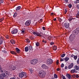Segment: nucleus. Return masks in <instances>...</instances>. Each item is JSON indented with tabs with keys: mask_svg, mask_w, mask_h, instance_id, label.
<instances>
[{
	"mask_svg": "<svg viewBox=\"0 0 79 79\" xmlns=\"http://www.w3.org/2000/svg\"><path fill=\"white\" fill-rule=\"evenodd\" d=\"M39 76L41 78H44L45 77L46 75V72L44 71H41L39 72L38 74Z\"/></svg>",
	"mask_w": 79,
	"mask_h": 79,
	"instance_id": "1",
	"label": "nucleus"
},
{
	"mask_svg": "<svg viewBox=\"0 0 79 79\" xmlns=\"http://www.w3.org/2000/svg\"><path fill=\"white\" fill-rule=\"evenodd\" d=\"M1 72L2 73V76H4V77H7L8 76V74H9L8 72L2 70Z\"/></svg>",
	"mask_w": 79,
	"mask_h": 79,
	"instance_id": "2",
	"label": "nucleus"
},
{
	"mask_svg": "<svg viewBox=\"0 0 79 79\" xmlns=\"http://www.w3.org/2000/svg\"><path fill=\"white\" fill-rule=\"evenodd\" d=\"M26 75L27 74L25 72H22L19 73V76L20 78H22L24 76V77H26Z\"/></svg>",
	"mask_w": 79,
	"mask_h": 79,
	"instance_id": "3",
	"label": "nucleus"
},
{
	"mask_svg": "<svg viewBox=\"0 0 79 79\" xmlns=\"http://www.w3.org/2000/svg\"><path fill=\"white\" fill-rule=\"evenodd\" d=\"M16 67L15 66L11 65H10L8 67V69L10 71H14V70L16 69Z\"/></svg>",
	"mask_w": 79,
	"mask_h": 79,
	"instance_id": "4",
	"label": "nucleus"
},
{
	"mask_svg": "<svg viewBox=\"0 0 79 79\" xmlns=\"http://www.w3.org/2000/svg\"><path fill=\"white\" fill-rule=\"evenodd\" d=\"M75 38H76L75 35L72 34H71L69 37V40L71 42H72V41H73L74 39H75Z\"/></svg>",
	"mask_w": 79,
	"mask_h": 79,
	"instance_id": "5",
	"label": "nucleus"
},
{
	"mask_svg": "<svg viewBox=\"0 0 79 79\" xmlns=\"http://www.w3.org/2000/svg\"><path fill=\"white\" fill-rule=\"evenodd\" d=\"M79 33V27L75 29L73 32V34L74 35H77Z\"/></svg>",
	"mask_w": 79,
	"mask_h": 79,
	"instance_id": "6",
	"label": "nucleus"
},
{
	"mask_svg": "<svg viewBox=\"0 0 79 79\" xmlns=\"http://www.w3.org/2000/svg\"><path fill=\"white\" fill-rule=\"evenodd\" d=\"M30 62L31 64H35L37 63V60L35 59H33L30 61Z\"/></svg>",
	"mask_w": 79,
	"mask_h": 79,
	"instance_id": "7",
	"label": "nucleus"
},
{
	"mask_svg": "<svg viewBox=\"0 0 79 79\" xmlns=\"http://www.w3.org/2000/svg\"><path fill=\"white\" fill-rule=\"evenodd\" d=\"M53 60L51 58L48 59L47 60V63L48 64H52L53 63Z\"/></svg>",
	"mask_w": 79,
	"mask_h": 79,
	"instance_id": "8",
	"label": "nucleus"
},
{
	"mask_svg": "<svg viewBox=\"0 0 79 79\" xmlns=\"http://www.w3.org/2000/svg\"><path fill=\"white\" fill-rule=\"evenodd\" d=\"M33 34H34L36 36H38L39 37H41L42 35V33H39L37 32L33 31L32 32Z\"/></svg>",
	"mask_w": 79,
	"mask_h": 79,
	"instance_id": "9",
	"label": "nucleus"
},
{
	"mask_svg": "<svg viewBox=\"0 0 79 79\" xmlns=\"http://www.w3.org/2000/svg\"><path fill=\"white\" fill-rule=\"evenodd\" d=\"M41 67L43 69H47V70H48V69H49L48 67L44 64H43L42 65Z\"/></svg>",
	"mask_w": 79,
	"mask_h": 79,
	"instance_id": "10",
	"label": "nucleus"
},
{
	"mask_svg": "<svg viewBox=\"0 0 79 79\" xmlns=\"http://www.w3.org/2000/svg\"><path fill=\"white\" fill-rule=\"evenodd\" d=\"M31 21L30 20H27L25 23V25L26 26H29L31 24Z\"/></svg>",
	"mask_w": 79,
	"mask_h": 79,
	"instance_id": "11",
	"label": "nucleus"
},
{
	"mask_svg": "<svg viewBox=\"0 0 79 79\" xmlns=\"http://www.w3.org/2000/svg\"><path fill=\"white\" fill-rule=\"evenodd\" d=\"M64 26L66 29H68L69 27V23L68 22L65 23H64Z\"/></svg>",
	"mask_w": 79,
	"mask_h": 79,
	"instance_id": "12",
	"label": "nucleus"
},
{
	"mask_svg": "<svg viewBox=\"0 0 79 79\" xmlns=\"http://www.w3.org/2000/svg\"><path fill=\"white\" fill-rule=\"evenodd\" d=\"M5 38L3 37H1L0 38V44H3V40H5Z\"/></svg>",
	"mask_w": 79,
	"mask_h": 79,
	"instance_id": "13",
	"label": "nucleus"
},
{
	"mask_svg": "<svg viewBox=\"0 0 79 79\" xmlns=\"http://www.w3.org/2000/svg\"><path fill=\"white\" fill-rule=\"evenodd\" d=\"M18 32V30L17 29H15L14 30H13L11 31L12 34H16Z\"/></svg>",
	"mask_w": 79,
	"mask_h": 79,
	"instance_id": "14",
	"label": "nucleus"
},
{
	"mask_svg": "<svg viewBox=\"0 0 79 79\" xmlns=\"http://www.w3.org/2000/svg\"><path fill=\"white\" fill-rule=\"evenodd\" d=\"M73 65L74 64H73V63H71L68 66V69H71V68H72L73 67Z\"/></svg>",
	"mask_w": 79,
	"mask_h": 79,
	"instance_id": "15",
	"label": "nucleus"
},
{
	"mask_svg": "<svg viewBox=\"0 0 79 79\" xmlns=\"http://www.w3.org/2000/svg\"><path fill=\"white\" fill-rule=\"evenodd\" d=\"M67 77H68V79H71V75H69V74H67L66 75Z\"/></svg>",
	"mask_w": 79,
	"mask_h": 79,
	"instance_id": "16",
	"label": "nucleus"
},
{
	"mask_svg": "<svg viewBox=\"0 0 79 79\" xmlns=\"http://www.w3.org/2000/svg\"><path fill=\"white\" fill-rule=\"evenodd\" d=\"M5 77L2 74H0V79H4Z\"/></svg>",
	"mask_w": 79,
	"mask_h": 79,
	"instance_id": "17",
	"label": "nucleus"
},
{
	"mask_svg": "<svg viewBox=\"0 0 79 79\" xmlns=\"http://www.w3.org/2000/svg\"><path fill=\"white\" fill-rule=\"evenodd\" d=\"M75 69L76 70H78V71H79V66H75Z\"/></svg>",
	"mask_w": 79,
	"mask_h": 79,
	"instance_id": "18",
	"label": "nucleus"
},
{
	"mask_svg": "<svg viewBox=\"0 0 79 79\" xmlns=\"http://www.w3.org/2000/svg\"><path fill=\"white\" fill-rule=\"evenodd\" d=\"M28 51L29 48L28 47H27L25 48V52H28Z\"/></svg>",
	"mask_w": 79,
	"mask_h": 79,
	"instance_id": "19",
	"label": "nucleus"
},
{
	"mask_svg": "<svg viewBox=\"0 0 79 79\" xmlns=\"http://www.w3.org/2000/svg\"><path fill=\"white\" fill-rule=\"evenodd\" d=\"M10 42L12 44H15V41L13 40H10Z\"/></svg>",
	"mask_w": 79,
	"mask_h": 79,
	"instance_id": "20",
	"label": "nucleus"
},
{
	"mask_svg": "<svg viewBox=\"0 0 79 79\" xmlns=\"http://www.w3.org/2000/svg\"><path fill=\"white\" fill-rule=\"evenodd\" d=\"M53 50H55V51L56 50V49H57V47H56L55 46H53Z\"/></svg>",
	"mask_w": 79,
	"mask_h": 79,
	"instance_id": "21",
	"label": "nucleus"
},
{
	"mask_svg": "<svg viewBox=\"0 0 79 79\" xmlns=\"http://www.w3.org/2000/svg\"><path fill=\"white\" fill-rule=\"evenodd\" d=\"M10 53L13 55H16V53L13 51H10Z\"/></svg>",
	"mask_w": 79,
	"mask_h": 79,
	"instance_id": "22",
	"label": "nucleus"
},
{
	"mask_svg": "<svg viewBox=\"0 0 79 79\" xmlns=\"http://www.w3.org/2000/svg\"><path fill=\"white\" fill-rule=\"evenodd\" d=\"M69 59V57H66L64 58V60L65 61H68Z\"/></svg>",
	"mask_w": 79,
	"mask_h": 79,
	"instance_id": "23",
	"label": "nucleus"
},
{
	"mask_svg": "<svg viewBox=\"0 0 79 79\" xmlns=\"http://www.w3.org/2000/svg\"><path fill=\"white\" fill-rule=\"evenodd\" d=\"M20 9H21V6H19L16 7V10L17 11H18V10H19Z\"/></svg>",
	"mask_w": 79,
	"mask_h": 79,
	"instance_id": "24",
	"label": "nucleus"
},
{
	"mask_svg": "<svg viewBox=\"0 0 79 79\" xmlns=\"http://www.w3.org/2000/svg\"><path fill=\"white\" fill-rule=\"evenodd\" d=\"M71 73H76V70L75 69H73L71 71Z\"/></svg>",
	"mask_w": 79,
	"mask_h": 79,
	"instance_id": "25",
	"label": "nucleus"
},
{
	"mask_svg": "<svg viewBox=\"0 0 79 79\" xmlns=\"http://www.w3.org/2000/svg\"><path fill=\"white\" fill-rule=\"evenodd\" d=\"M16 52H17V53H19V49L18 48H16Z\"/></svg>",
	"mask_w": 79,
	"mask_h": 79,
	"instance_id": "26",
	"label": "nucleus"
},
{
	"mask_svg": "<svg viewBox=\"0 0 79 79\" xmlns=\"http://www.w3.org/2000/svg\"><path fill=\"white\" fill-rule=\"evenodd\" d=\"M61 79H66V78L65 77V76L62 75L61 76Z\"/></svg>",
	"mask_w": 79,
	"mask_h": 79,
	"instance_id": "27",
	"label": "nucleus"
},
{
	"mask_svg": "<svg viewBox=\"0 0 79 79\" xmlns=\"http://www.w3.org/2000/svg\"><path fill=\"white\" fill-rule=\"evenodd\" d=\"M4 20V18L3 17L2 18L0 19V22H2V21H3Z\"/></svg>",
	"mask_w": 79,
	"mask_h": 79,
	"instance_id": "28",
	"label": "nucleus"
},
{
	"mask_svg": "<svg viewBox=\"0 0 79 79\" xmlns=\"http://www.w3.org/2000/svg\"><path fill=\"white\" fill-rule=\"evenodd\" d=\"M4 2L3 0H0V5H1L2 3H3Z\"/></svg>",
	"mask_w": 79,
	"mask_h": 79,
	"instance_id": "29",
	"label": "nucleus"
},
{
	"mask_svg": "<svg viewBox=\"0 0 79 79\" xmlns=\"http://www.w3.org/2000/svg\"><path fill=\"white\" fill-rule=\"evenodd\" d=\"M17 15L18 14L16 13H14L13 15V17H14V18H15V17L16 16H17Z\"/></svg>",
	"mask_w": 79,
	"mask_h": 79,
	"instance_id": "30",
	"label": "nucleus"
},
{
	"mask_svg": "<svg viewBox=\"0 0 79 79\" xmlns=\"http://www.w3.org/2000/svg\"><path fill=\"white\" fill-rule=\"evenodd\" d=\"M54 78H58V76H57V75L55 74H54Z\"/></svg>",
	"mask_w": 79,
	"mask_h": 79,
	"instance_id": "31",
	"label": "nucleus"
},
{
	"mask_svg": "<svg viewBox=\"0 0 79 79\" xmlns=\"http://www.w3.org/2000/svg\"><path fill=\"white\" fill-rule=\"evenodd\" d=\"M39 42H37L36 43V45L37 47H39Z\"/></svg>",
	"mask_w": 79,
	"mask_h": 79,
	"instance_id": "32",
	"label": "nucleus"
},
{
	"mask_svg": "<svg viewBox=\"0 0 79 79\" xmlns=\"http://www.w3.org/2000/svg\"><path fill=\"white\" fill-rule=\"evenodd\" d=\"M74 3L77 4V3H79V2H78L77 0L74 2Z\"/></svg>",
	"mask_w": 79,
	"mask_h": 79,
	"instance_id": "33",
	"label": "nucleus"
},
{
	"mask_svg": "<svg viewBox=\"0 0 79 79\" xmlns=\"http://www.w3.org/2000/svg\"><path fill=\"white\" fill-rule=\"evenodd\" d=\"M68 6L69 7V8H71V7H72V5H71V4H69V5H68Z\"/></svg>",
	"mask_w": 79,
	"mask_h": 79,
	"instance_id": "34",
	"label": "nucleus"
},
{
	"mask_svg": "<svg viewBox=\"0 0 79 79\" xmlns=\"http://www.w3.org/2000/svg\"><path fill=\"white\" fill-rule=\"evenodd\" d=\"M79 75L78 74L76 75L75 77H76V78H77V79H78V78H79Z\"/></svg>",
	"mask_w": 79,
	"mask_h": 79,
	"instance_id": "35",
	"label": "nucleus"
},
{
	"mask_svg": "<svg viewBox=\"0 0 79 79\" xmlns=\"http://www.w3.org/2000/svg\"><path fill=\"white\" fill-rule=\"evenodd\" d=\"M65 56V54H63L61 55V57L63 58Z\"/></svg>",
	"mask_w": 79,
	"mask_h": 79,
	"instance_id": "36",
	"label": "nucleus"
},
{
	"mask_svg": "<svg viewBox=\"0 0 79 79\" xmlns=\"http://www.w3.org/2000/svg\"><path fill=\"white\" fill-rule=\"evenodd\" d=\"M29 49L30 50H32V46H30L29 47Z\"/></svg>",
	"mask_w": 79,
	"mask_h": 79,
	"instance_id": "37",
	"label": "nucleus"
},
{
	"mask_svg": "<svg viewBox=\"0 0 79 79\" xmlns=\"http://www.w3.org/2000/svg\"><path fill=\"white\" fill-rule=\"evenodd\" d=\"M77 56H75L74 57V59L75 60H77Z\"/></svg>",
	"mask_w": 79,
	"mask_h": 79,
	"instance_id": "38",
	"label": "nucleus"
},
{
	"mask_svg": "<svg viewBox=\"0 0 79 79\" xmlns=\"http://www.w3.org/2000/svg\"><path fill=\"white\" fill-rule=\"evenodd\" d=\"M26 40L27 42H30L29 40L28 39H26Z\"/></svg>",
	"mask_w": 79,
	"mask_h": 79,
	"instance_id": "39",
	"label": "nucleus"
},
{
	"mask_svg": "<svg viewBox=\"0 0 79 79\" xmlns=\"http://www.w3.org/2000/svg\"><path fill=\"white\" fill-rule=\"evenodd\" d=\"M74 19V18H70L69 19V21H71L72 20V19Z\"/></svg>",
	"mask_w": 79,
	"mask_h": 79,
	"instance_id": "40",
	"label": "nucleus"
},
{
	"mask_svg": "<svg viewBox=\"0 0 79 79\" xmlns=\"http://www.w3.org/2000/svg\"><path fill=\"white\" fill-rule=\"evenodd\" d=\"M29 71L30 72L31 74H32V73L33 72V70H32V69L30 70Z\"/></svg>",
	"mask_w": 79,
	"mask_h": 79,
	"instance_id": "41",
	"label": "nucleus"
},
{
	"mask_svg": "<svg viewBox=\"0 0 79 79\" xmlns=\"http://www.w3.org/2000/svg\"><path fill=\"white\" fill-rule=\"evenodd\" d=\"M52 36H49L48 37V40H50V39H52Z\"/></svg>",
	"mask_w": 79,
	"mask_h": 79,
	"instance_id": "42",
	"label": "nucleus"
},
{
	"mask_svg": "<svg viewBox=\"0 0 79 79\" xmlns=\"http://www.w3.org/2000/svg\"><path fill=\"white\" fill-rule=\"evenodd\" d=\"M67 13V10L66 9H65L64 10V14H66Z\"/></svg>",
	"mask_w": 79,
	"mask_h": 79,
	"instance_id": "43",
	"label": "nucleus"
},
{
	"mask_svg": "<svg viewBox=\"0 0 79 79\" xmlns=\"http://www.w3.org/2000/svg\"><path fill=\"white\" fill-rule=\"evenodd\" d=\"M64 64H63V63L61 65V68H63V67H64Z\"/></svg>",
	"mask_w": 79,
	"mask_h": 79,
	"instance_id": "44",
	"label": "nucleus"
},
{
	"mask_svg": "<svg viewBox=\"0 0 79 79\" xmlns=\"http://www.w3.org/2000/svg\"><path fill=\"white\" fill-rule=\"evenodd\" d=\"M76 6H77V9L79 10V4L77 5Z\"/></svg>",
	"mask_w": 79,
	"mask_h": 79,
	"instance_id": "45",
	"label": "nucleus"
},
{
	"mask_svg": "<svg viewBox=\"0 0 79 79\" xmlns=\"http://www.w3.org/2000/svg\"><path fill=\"white\" fill-rule=\"evenodd\" d=\"M76 74H73L72 75V77H73V78H75V77H76Z\"/></svg>",
	"mask_w": 79,
	"mask_h": 79,
	"instance_id": "46",
	"label": "nucleus"
},
{
	"mask_svg": "<svg viewBox=\"0 0 79 79\" xmlns=\"http://www.w3.org/2000/svg\"><path fill=\"white\" fill-rule=\"evenodd\" d=\"M60 68H58L56 69V70L57 71H60Z\"/></svg>",
	"mask_w": 79,
	"mask_h": 79,
	"instance_id": "47",
	"label": "nucleus"
},
{
	"mask_svg": "<svg viewBox=\"0 0 79 79\" xmlns=\"http://www.w3.org/2000/svg\"><path fill=\"white\" fill-rule=\"evenodd\" d=\"M6 39H9V37L8 36V35H6Z\"/></svg>",
	"mask_w": 79,
	"mask_h": 79,
	"instance_id": "48",
	"label": "nucleus"
},
{
	"mask_svg": "<svg viewBox=\"0 0 79 79\" xmlns=\"http://www.w3.org/2000/svg\"><path fill=\"white\" fill-rule=\"evenodd\" d=\"M64 60V59H61L60 60V61H63Z\"/></svg>",
	"mask_w": 79,
	"mask_h": 79,
	"instance_id": "49",
	"label": "nucleus"
},
{
	"mask_svg": "<svg viewBox=\"0 0 79 79\" xmlns=\"http://www.w3.org/2000/svg\"><path fill=\"white\" fill-rule=\"evenodd\" d=\"M77 62L78 64H79V58H78L77 60Z\"/></svg>",
	"mask_w": 79,
	"mask_h": 79,
	"instance_id": "50",
	"label": "nucleus"
},
{
	"mask_svg": "<svg viewBox=\"0 0 79 79\" xmlns=\"http://www.w3.org/2000/svg\"><path fill=\"white\" fill-rule=\"evenodd\" d=\"M42 42H44V43H47V42L46 41H45L44 40H43Z\"/></svg>",
	"mask_w": 79,
	"mask_h": 79,
	"instance_id": "51",
	"label": "nucleus"
},
{
	"mask_svg": "<svg viewBox=\"0 0 79 79\" xmlns=\"http://www.w3.org/2000/svg\"><path fill=\"white\" fill-rule=\"evenodd\" d=\"M77 18H79V14L77 13Z\"/></svg>",
	"mask_w": 79,
	"mask_h": 79,
	"instance_id": "52",
	"label": "nucleus"
},
{
	"mask_svg": "<svg viewBox=\"0 0 79 79\" xmlns=\"http://www.w3.org/2000/svg\"><path fill=\"white\" fill-rule=\"evenodd\" d=\"M59 60H57L56 63V64H58V63H59Z\"/></svg>",
	"mask_w": 79,
	"mask_h": 79,
	"instance_id": "53",
	"label": "nucleus"
},
{
	"mask_svg": "<svg viewBox=\"0 0 79 79\" xmlns=\"http://www.w3.org/2000/svg\"><path fill=\"white\" fill-rule=\"evenodd\" d=\"M25 32V31L24 30H22V33H24Z\"/></svg>",
	"mask_w": 79,
	"mask_h": 79,
	"instance_id": "54",
	"label": "nucleus"
},
{
	"mask_svg": "<svg viewBox=\"0 0 79 79\" xmlns=\"http://www.w3.org/2000/svg\"><path fill=\"white\" fill-rule=\"evenodd\" d=\"M68 68V67L67 66H65L64 68L65 69H67Z\"/></svg>",
	"mask_w": 79,
	"mask_h": 79,
	"instance_id": "55",
	"label": "nucleus"
},
{
	"mask_svg": "<svg viewBox=\"0 0 79 79\" xmlns=\"http://www.w3.org/2000/svg\"><path fill=\"white\" fill-rule=\"evenodd\" d=\"M74 55H72L71 56V57L72 58L73 57H74Z\"/></svg>",
	"mask_w": 79,
	"mask_h": 79,
	"instance_id": "56",
	"label": "nucleus"
},
{
	"mask_svg": "<svg viewBox=\"0 0 79 79\" xmlns=\"http://www.w3.org/2000/svg\"><path fill=\"white\" fill-rule=\"evenodd\" d=\"M42 29H43V30H45V27H43Z\"/></svg>",
	"mask_w": 79,
	"mask_h": 79,
	"instance_id": "57",
	"label": "nucleus"
},
{
	"mask_svg": "<svg viewBox=\"0 0 79 79\" xmlns=\"http://www.w3.org/2000/svg\"><path fill=\"white\" fill-rule=\"evenodd\" d=\"M64 1L66 3H68V0H64Z\"/></svg>",
	"mask_w": 79,
	"mask_h": 79,
	"instance_id": "58",
	"label": "nucleus"
},
{
	"mask_svg": "<svg viewBox=\"0 0 79 79\" xmlns=\"http://www.w3.org/2000/svg\"><path fill=\"white\" fill-rule=\"evenodd\" d=\"M29 37L30 39H33V38H32V36H30Z\"/></svg>",
	"mask_w": 79,
	"mask_h": 79,
	"instance_id": "59",
	"label": "nucleus"
},
{
	"mask_svg": "<svg viewBox=\"0 0 79 79\" xmlns=\"http://www.w3.org/2000/svg\"><path fill=\"white\" fill-rule=\"evenodd\" d=\"M54 44V43H53V42H51L50 43V44L51 45H53V44Z\"/></svg>",
	"mask_w": 79,
	"mask_h": 79,
	"instance_id": "60",
	"label": "nucleus"
},
{
	"mask_svg": "<svg viewBox=\"0 0 79 79\" xmlns=\"http://www.w3.org/2000/svg\"><path fill=\"white\" fill-rule=\"evenodd\" d=\"M54 21H56V18H55L54 19H53Z\"/></svg>",
	"mask_w": 79,
	"mask_h": 79,
	"instance_id": "61",
	"label": "nucleus"
},
{
	"mask_svg": "<svg viewBox=\"0 0 79 79\" xmlns=\"http://www.w3.org/2000/svg\"><path fill=\"white\" fill-rule=\"evenodd\" d=\"M44 0H42V3H44Z\"/></svg>",
	"mask_w": 79,
	"mask_h": 79,
	"instance_id": "62",
	"label": "nucleus"
},
{
	"mask_svg": "<svg viewBox=\"0 0 79 79\" xmlns=\"http://www.w3.org/2000/svg\"><path fill=\"white\" fill-rule=\"evenodd\" d=\"M40 21H41V22H42V21H43L42 19H40Z\"/></svg>",
	"mask_w": 79,
	"mask_h": 79,
	"instance_id": "63",
	"label": "nucleus"
},
{
	"mask_svg": "<svg viewBox=\"0 0 79 79\" xmlns=\"http://www.w3.org/2000/svg\"><path fill=\"white\" fill-rule=\"evenodd\" d=\"M53 15V13H51V15Z\"/></svg>",
	"mask_w": 79,
	"mask_h": 79,
	"instance_id": "64",
	"label": "nucleus"
}]
</instances>
